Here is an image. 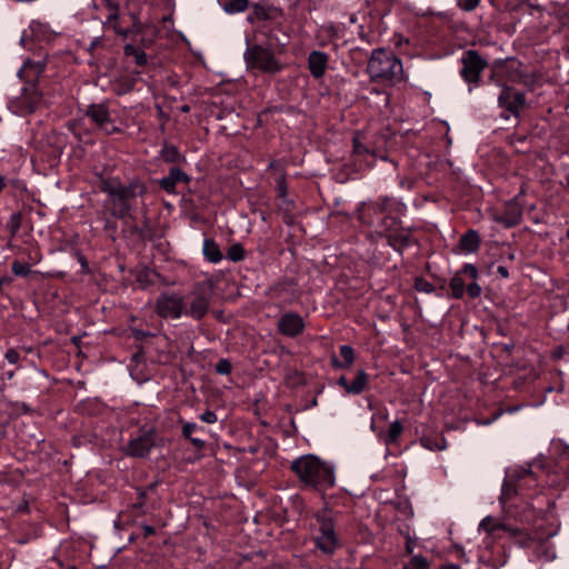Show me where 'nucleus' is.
Instances as JSON below:
<instances>
[{"label": "nucleus", "mask_w": 569, "mask_h": 569, "mask_svg": "<svg viewBox=\"0 0 569 569\" xmlns=\"http://www.w3.org/2000/svg\"><path fill=\"white\" fill-rule=\"evenodd\" d=\"M86 114L104 133L112 134L120 129L111 118L110 111L104 103H92L88 107Z\"/></svg>", "instance_id": "ddd939ff"}, {"label": "nucleus", "mask_w": 569, "mask_h": 569, "mask_svg": "<svg viewBox=\"0 0 569 569\" xmlns=\"http://www.w3.org/2000/svg\"><path fill=\"white\" fill-rule=\"evenodd\" d=\"M42 97L36 88H26L21 94L10 102L14 113L24 116L33 112L41 103Z\"/></svg>", "instance_id": "4468645a"}, {"label": "nucleus", "mask_w": 569, "mask_h": 569, "mask_svg": "<svg viewBox=\"0 0 569 569\" xmlns=\"http://www.w3.org/2000/svg\"><path fill=\"white\" fill-rule=\"evenodd\" d=\"M232 370V365L228 359H220L216 365V371L219 375H229Z\"/></svg>", "instance_id": "ea45409f"}, {"label": "nucleus", "mask_w": 569, "mask_h": 569, "mask_svg": "<svg viewBox=\"0 0 569 569\" xmlns=\"http://www.w3.org/2000/svg\"><path fill=\"white\" fill-rule=\"evenodd\" d=\"M189 177L180 168L172 167L169 170V174L161 178L159 181L160 187L168 193H173L176 186L179 182H188Z\"/></svg>", "instance_id": "412c9836"}, {"label": "nucleus", "mask_w": 569, "mask_h": 569, "mask_svg": "<svg viewBox=\"0 0 569 569\" xmlns=\"http://www.w3.org/2000/svg\"><path fill=\"white\" fill-rule=\"evenodd\" d=\"M199 429L198 425L194 422H186L182 425L181 432L182 436L187 439L192 437V433Z\"/></svg>", "instance_id": "a18cd8bd"}, {"label": "nucleus", "mask_w": 569, "mask_h": 569, "mask_svg": "<svg viewBox=\"0 0 569 569\" xmlns=\"http://www.w3.org/2000/svg\"><path fill=\"white\" fill-rule=\"evenodd\" d=\"M200 419H201V421H203L206 423H214V422H217L218 418L213 411L207 410L200 415Z\"/></svg>", "instance_id": "09e8293b"}, {"label": "nucleus", "mask_w": 569, "mask_h": 569, "mask_svg": "<svg viewBox=\"0 0 569 569\" xmlns=\"http://www.w3.org/2000/svg\"><path fill=\"white\" fill-rule=\"evenodd\" d=\"M100 189L108 194L112 202L111 214L119 219L127 218L133 210L132 201L146 193V186L139 180H132L128 184L118 178L101 179Z\"/></svg>", "instance_id": "7ed1b4c3"}, {"label": "nucleus", "mask_w": 569, "mask_h": 569, "mask_svg": "<svg viewBox=\"0 0 569 569\" xmlns=\"http://www.w3.org/2000/svg\"><path fill=\"white\" fill-rule=\"evenodd\" d=\"M329 62V56L319 50H313L308 56V69L315 79H320L325 76Z\"/></svg>", "instance_id": "6ab92c4d"}, {"label": "nucleus", "mask_w": 569, "mask_h": 569, "mask_svg": "<svg viewBox=\"0 0 569 569\" xmlns=\"http://www.w3.org/2000/svg\"><path fill=\"white\" fill-rule=\"evenodd\" d=\"M480 0H457L459 8L465 11H472L479 6Z\"/></svg>", "instance_id": "37998d69"}, {"label": "nucleus", "mask_w": 569, "mask_h": 569, "mask_svg": "<svg viewBox=\"0 0 569 569\" xmlns=\"http://www.w3.org/2000/svg\"><path fill=\"white\" fill-rule=\"evenodd\" d=\"M221 6L227 13L234 14L243 12L249 6V0H223Z\"/></svg>", "instance_id": "c756f323"}, {"label": "nucleus", "mask_w": 569, "mask_h": 569, "mask_svg": "<svg viewBox=\"0 0 569 569\" xmlns=\"http://www.w3.org/2000/svg\"><path fill=\"white\" fill-rule=\"evenodd\" d=\"M461 63L460 74L465 81L471 83L479 81L482 71L487 67V61L476 50L466 51L462 54Z\"/></svg>", "instance_id": "f8f14e48"}, {"label": "nucleus", "mask_w": 569, "mask_h": 569, "mask_svg": "<svg viewBox=\"0 0 569 569\" xmlns=\"http://www.w3.org/2000/svg\"><path fill=\"white\" fill-rule=\"evenodd\" d=\"M20 223H21V214L19 212L12 213L10 217V220L8 222V228L10 229L12 234H14L19 230Z\"/></svg>", "instance_id": "a19ab883"}, {"label": "nucleus", "mask_w": 569, "mask_h": 569, "mask_svg": "<svg viewBox=\"0 0 569 569\" xmlns=\"http://www.w3.org/2000/svg\"><path fill=\"white\" fill-rule=\"evenodd\" d=\"M202 252L204 258L211 263H219L223 259V254L218 243L209 238L203 240Z\"/></svg>", "instance_id": "393cba45"}, {"label": "nucleus", "mask_w": 569, "mask_h": 569, "mask_svg": "<svg viewBox=\"0 0 569 569\" xmlns=\"http://www.w3.org/2000/svg\"><path fill=\"white\" fill-rule=\"evenodd\" d=\"M142 532H143L144 537H149V536L154 535L156 530H154L153 527H151L149 525H143L142 526Z\"/></svg>", "instance_id": "5fc2aeb1"}, {"label": "nucleus", "mask_w": 569, "mask_h": 569, "mask_svg": "<svg viewBox=\"0 0 569 569\" xmlns=\"http://www.w3.org/2000/svg\"><path fill=\"white\" fill-rule=\"evenodd\" d=\"M403 569H430V563L427 558L422 556H412Z\"/></svg>", "instance_id": "f704fd0d"}, {"label": "nucleus", "mask_w": 569, "mask_h": 569, "mask_svg": "<svg viewBox=\"0 0 569 569\" xmlns=\"http://www.w3.org/2000/svg\"><path fill=\"white\" fill-rule=\"evenodd\" d=\"M403 431V427L399 420L391 422L387 433L383 436V441L387 446L396 443Z\"/></svg>", "instance_id": "c85d7f7f"}, {"label": "nucleus", "mask_w": 569, "mask_h": 569, "mask_svg": "<svg viewBox=\"0 0 569 569\" xmlns=\"http://www.w3.org/2000/svg\"><path fill=\"white\" fill-rule=\"evenodd\" d=\"M188 110H189L188 106L182 107V111H188Z\"/></svg>", "instance_id": "680f3d73"}, {"label": "nucleus", "mask_w": 569, "mask_h": 569, "mask_svg": "<svg viewBox=\"0 0 569 569\" xmlns=\"http://www.w3.org/2000/svg\"><path fill=\"white\" fill-rule=\"evenodd\" d=\"M415 288L419 292L431 293L435 290V286L423 278H417Z\"/></svg>", "instance_id": "58836bf2"}, {"label": "nucleus", "mask_w": 569, "mask_h": 569, "mask_svg": "<svg viewBox=\"0 0 569 569\" xmlns=\"http://www.w3.org/2000/svg\"><path fill=\"white\" fill-rule=\"evenodd\" d=\"M498 87L501 88V91L498 96L499 107L512 116L519 117L520 111L526 107L527 103L526 94L523 92L516 91L513 88L505 83L499 82Z\"/></svg>", "instance_id": "9b49d317"}, {"label": "nucleus", "mask_w": 569, "mask_h": 569, "mask_svg": "<svg viewBox=\"0 0 569 569\" xmlns=\"http://www.w3.org/2000/svg\"><path fill=\"white\" fill-rule=\"evenodd\" d=\"M4 358L9 363L16 365L20 360V353L16 349L11 348L7 350Z\"/></svg>", "instance_id": "de8ad7c7"}, {"label": "nucleus", "mask_w": 569, "mask_h": 569, "mask_svg": "<svg viewBox=\"0 0 569 569\" xmlns=\"http://www.w3.org/2000/svg\"><path fill=\"white\" fill-rule=\"evenodd\" d=\"M282 11L267 1L252 4V13L249 16L250 21L254 20H279Z\"/></svg>", "instance_id": "a211bd4d"}, {"label": "nucleus", "mask_w": 569, "mask_h": 569, "mask_svg": "<svg viewBox=\"0 0 569 569\" xmlns=\"http://www.w3.org/2000/svg\"><path fill=\"white\" fill-rule=\"evenodd\" d=\"M337 383L345 389V391H348L349 381L345 376H340Z\"/></svg>", "instance_id": "6e6d98bb"}, {"label": "nucleus", "mask_w": 569, "mask_h": 569, "mask_svg": "<svg viewBox=\"0 0 569 569\" xmlns=\"http://www.w3.org/2000/svg\"><path fill=\"white\" fill-rule=\"evenodd\" d=\"M136 84V79L132 77H127L123 79H119L113 87V90L117 94H126L130 92Z\"/></svg>", "instance_id": "2f4dec72"}, {"label": "nucleus", "mask_w": 569, "mask_h": 569, "mask_svg": "<svg viewBox=\"0 0 569 569\" xmlns=\"http://www.w3.org/2000/svg\"><path fill=\"white\" fill-rule=\"evenodd\" d=\"M420 443L423 448L432 451L443 450L447 447L445 438L423 437L421 438Z\"/></svg>", "instance_id": "7c9ffc66"}, {"label": "nucleus", "mask_w": 569, "mask_h": 569, "mask_svg": "<svg viewBox=\"0 0 569 569\" xmlns=\"http://www.w3.org/2000/svg\"><path fill=\"white\" fill-rule=\"evenodd\" d=\"M124 52L128 56H134V60L138 66H143L144 63H147V54L141 50H137L133 46H126Z\"/></svg>", "instance_id": "c9c22d12"}, {"label": "nucleus", "mask_w": 569, "mask_h": 569, "mask_svg": "<svg viewBox=\"0 0 569 569\" xmlns=\"http://www.w3.org/2000/svg\"><path fill=\"white\" fill-rule=\"evenodd\" d=\"M369 376L365 370L359 369L355 379L349 382L348 391L349 395H360L367 387Z\"/></svg>", "instance_id": "a878e982"}, {"label": "nucleus", "mask_w": 569, "mask_h": 569, "mask_svg": "<svg viewBox=\"0 0 569 569\" xmlns=\"http://www.w3.org/2000/svg\"><path fill=\"white\" fill-rule=\"evenodd\" d=\"M466 290L471 298H477L481 295V287L476 282V280L468 283Z\"/></svg>", "instance_id": "49530a36"}, {"label": "nucleus", "mask_w": 569, "mask_h": 569, "mask_svg": "<svg viewBox=\"0 0 569 569\" xmlns=\"http://www.w3.org/2000/svg\"><path fill=\"white\" fill-rule=\"evenodd\" d=\"M11 270L19 277H28L32 272L29 263H23L18 260L13 261Z\"/></svg>", "instance_id": "e433bc0d"}, {"label": "nucleus", "mask_w": 569, "mask_h": 569, "mask_svg": "<svg viewBox=\"0 0 569 569\" xmlns=\"http://www.w3.org/2000/svg\"><path fill=\"white\" fill-rule=\"evenodd\" d=\"M353 156L357 161L372 166L376 159L388 160L386 154L387 137L385 134H369L357 132L352 138Z\"/></svg>", "instance_id": "423d86ee"}, {"label": "nucleus", "mask_w": 569, "mask_h": 569, "mask_svg": "<svg viewBox=\"0 0 569 569\" xmlns=\"http://www.w3.org/2000/svg\"><path fill=\"white\" fill-rule=\"evenodd\" d=\"M490 80L498 83H521L528 86L532 82L531 77L523 71V66L516 59L498 61L493 64Z\"/></svg>", "instance_id": "6e6552de"}, {"label": "nucleus", "mask_w": 569, "mask_h": 569, "mask_svg": "<svg viewBox=\"0 0 569 569\" xmlns=\"http://www.w3.org/2000/svg\"><path fill=\"white\" fill-rule=\"evenodd\" d=\"M537 485V476L531 465L509 468L502 483L500 500L506 502L525 489L533 488Z\"/></svg>", "instance_id": "0eeeda50"}, {"label": "nucleus", "mask_w": 569, "mask_h": 569, "mask_svg": "<svg viewBox=\"0 0 569 569\" xmlns=\"http://www.w3.org/2000/svg\"><path fill=\"white\" fill-rule=\"evenodd\" d=\"M415 546L416 541L408 537L406 541V552L411 555L413 552Z\"/></svg>", "instance_id": "603ef678"}, {"label": "nucleus", "mask_w": 569, "mask_h": 569, "mask_svg": "<svg viewBox=\"0 0 569 569\" xmlns=\"http://www.w3.org/2000/svg\"><path fill=\"white\" fill-rule=\"evenodd\" d=\"M405 210L403 202L383 196L375 201L361 202L357 209V217L363 224L376 227L379 232H386L398 227V216Z\"/></svg>", "instance_id": "f03ea898"}, {"label": "nucleus", "mask_w": 569, "mask_h": 569, "mask_svg": "<svg viewBox=\"0 0 569 569\" xmlns=\"http://www.w3.org/2000/svg\"><path fill=\"white\" fill-rule=\"evenodd\" d=\"M319 533L316 536V546L326 555H331L338 547V537L335 530L333 520L328 512L317 515Z\"/></svg>", "instance_id": "9d476101"}, {"label": "nucleus", "mask_w": 569, "mask_h": 569, "mask_svg": "<svg viewBox=\"0 0 569 569\" xmlns=\"http://www.w3.org/2000/svg\"><path fill=\"white\" fill-rule=\"evenodd\" d=\"M441 569H461V568L457 565L450 563V565L442 566Z\"/></svg>", "instance_id": "13d9d810"}, {"label": "nucleus", "mask_w": 569, "mask_h": 569, "mask_svg": "<svg viewBox=\"0 0 569 569\" xmlns=\"http://www.w3.org/2000/svg\"><path fill=\"white\" fill-rule=\"evenodd\" d=\"M243 58L248 69H258L267 73H277L282 70V64L276 59L273 53L258 44L248 47Z\"/></svg>", "instance_id": "1a4fd4ad"}, {"label": "nucleus", "mask_w": 569, "mask_h": 569, "mask_svg": "<svg viewBox=\"0 0 569 569\" xmlns=\"http://www.w3.org/2000/svg\"><path fill=\"white\" fill-rule=\"evenodd\" d=\"M189 440L199 450L202 449L206 445L204 440H202L200 438L190 437Z\"/></svg>", "instance_id": "3c124183"}, {"label": "nucleus", "mask_w": 569, "mask_h": 569, "mask_svg": "<svg viewBox=\"0 0 569 569\" xmlns=\"http://www.w3.org/2000/svg\"><path fill=\"white\" fill-rule=\"evenodd\" d=\"M501 526L502 522L491 516H487L480 521L479 529L488 533H493L496 530H501Z\"/></svg>", "instance_id": "473e14b6"}, {"label": "nucleus", "mask_w": 569, "mask_h": 569, "mask_svg": "<svg viewBox=\"0 0 569 569\" xmlns=\"http://www.w3.org/2000/svg\"><path fill=\"white\" fill-rule=\"evenodd\" d=\"M522 210L516 202H508L502 213H493V221L501 223L505 228H511L520 223Z\"/></svg>", "instance_id": "f3484780"}, {"label": "nucleus", "mask_w": 569, "mask_h": 569, "mask_svg": "<svg viewBox=\"0 0 569 569\" xmlns=\"http://www.w3.org/2000/svg\"><path fill=\"white\" fill-rule=\"evenodd\" d=\"M459 272H460L461 276L462 274L468 276L471 280H476L477 277H478V270L471 263L465 264L463 268Z\"/></svg>", "instance_id": "c03bdc74"}, {"label": "nucleus", "mask_w": 569, "mask_h": 569, "mask_svg": "<svg viewBox=\"0 0 569 569\" xmlns=\"http://www.w3.org/2000/svg\"><path fill=\"white\" fill-rule=\"evenodd\" d=\"M212 296L213 286L209 281L196 283L187 296L162 292L156 300L154 312L164 319L177 320L186 316L201 320L209 311Z\"/></svg>", "instance_id": "f257e3e1"}, {"label": "nucleus", "mask_w": 569, "mask_h": 569, "mask_svg": "<svg viewBox=\"0 0 569 569\" xmlns=\"http://www.w3.org/2000/svg\"><path fill=\"white\" fill-rule=\"evenodd\" d=\"M278 194L279 197H286L287 194V187L283 180L279 181L278 183Z\"/></svg>", "instance_id": "864d4df0"}, {"label": "nucleus", "mask_w": 569, "mask_h": 569, "mask_svg": "<svg viewBox=\"0 0 569 569\" xmlns=\"http://www.w3.org/2000/svg\"><path fill=\"white\" fill-rule=\"evenodd\" d=\"M501 530L506 531L513 539H516L522 531V529L515 528L506 523H502Z\"/></svg>", "instance_id": "8fccbe9b"}, {"label": "nucleus", "mask_w": 569, "mask_h": 569, "mask_svg": "<svg viewBox=\"0 0 569 569\" xmlns=\"http://www.w3.org/2000/svg\"><path fill=\"white\" fill-rule=\"evenodd\" d=\"M69 569H78L77 567H70Z\"/></svg>", "instance_id": "69168bd1"}, {"label": "nucleus", "mask_w": 569, "mask_h": 569, "mask_svg": "<svg viewBox=\"0 0 569 569\" xmlns=\"http://www.w3.org/2000/svg\"><path fill=\"white\" fill-rule=\"evenodd\" d=\"M369 77L380 82H399L402 79L403 68L400 59L386 49H375L368 62Z\"/></svg>", "instance_id": "39448f33"}, {"label": "nucleus", "mask_w": 569, "mask_h": 569, "mask_svg": "<svg viewBox=\"0 0 569 569\" xmlns=\"http://www.w3.org/2000/svg\"><path fill=\"white\" fill-rule=\"evenodd\" d=\"M4 187H6L4 178L0 174V192L3 190Z\"/></svg>", "instance_id": "052dcab7"}, {"label": "nucleus", "mask_w": 569, "mask_h": 569, "mask_svg": "<svg viewBox=\"0 0 569 569\" xmlns=\"http://www.w3.org/2000/svg\"><path fill=\"white\" fill-rule=\"evenodd\" d=\"M567 181H568V184H569V176H568V178H567Z\"/></svg>", "instance_id": "338daca9"}, {"label": "nucleus", "mask_w": 569, "mask_h": 569, "mask_svg": "<svg viewBox=\"0 0 569 569\" xmlns=\"http://www.w3.org/2000/svg\"><path fill=\"white\" fill-rule=\"evenodd\" d=\"M244 258V249L241 243H233L229 247L227 251V259L232 262H238L243 260Z\"/></svg>", "instance_id": "72a5a7b5"}, {"label": "nucleus", "mask_w": 569, "mask_h": 569, "mask_svg": "<svg viewBox=\"0 0 569 569\" xmlns=\"http://www.w3.org/2000/svg\"><path fill=\"white\" fill-rule=\"evenodd\" d=\"M291 469L306 486L317 490H327L336 483L333 467L315 455L297 458Z\"/></svg>", "instance_id": "20e7f679"}, {"label": "nucleus", "mask_w": 569, "mask_h": 569, "mask_svg": "<svg viewBox=\"0 0 569 569\" xmlns=\"http://www.w3.org/2000/svg\"><path fill=\"white\" fill-rule=\"evenodd\" d=\"M154 445L156 433L153 431H147L131 439L127 446L126 452L128 456L142 458L149 455Z\"/></svg>", "instance_id": "2eb2a0df"}, {"label": "nucleus", "mask_w": 569, "mask_h": 569, "mask_svg": "<svg viewBox=\"0 0 569 569\" xmlns=\"http://www.w3.org/2000/svg\"><path fill=\"white\" fill-rule=\"evenodd\" d=\"M568 458H569V452L567 453Z\"/></svg>", "instance_id": "774afa93"}, {"label": "nucleus", "mask_w": 569, "mask_h": 569, "mask_svg": "<svg viewBox=\"0 0 569 569\" xmlns=\"http://www.w3.org/2000/svg\"><path fill=\"white\" fill-rule=\"evenodd\" d=\"M340 356L341 360L338 359L335 355L331 356V365L337 369H346L349 368L355 361V350L352 347L348 345H343L340 347Z\"/></svg>", "instance_id": "b1692460"}, {"label": "nucleus", "mask_w": 569, "mask_h": 569, "mask_svg": "<svg viewBox=\"0 0 569 569\" xmlns=\"http://www.w3.org/2000/svg\"><path fill=\"white\" fill-rule=\"evenodd\" d=\"M388 243L397 251L401 252L403 249L413 244V239L409 231L397 230V227L385 232Z\"/></svg>", "instance_id": "aec40b11"}, {"label": "nucleus", "mask_w": 569, "mask_h": 569, "mask_svg": "<svg viewBox=\"0 0 569 569\" xmlns=\"http://www.w3.org/2000/svg\"><path fill=\"white\" fill-rule=\"evenodd\" d=\"M451 295L456 299H460L463 297L465 291L467 289V283L460 272H457L450 280L449 283Z\"/></svg>", "instance_id": "cd10ccee"}, {"label": "nucleus", "mask_w": 569, "mask_h": 569, "mask_svg": "<svg viewBox=\"0 0 569 569\" xmlns=\"http://www.w3.org/2000/svg\"><path fill=\"white\" fill-rule=\"evenodd\" d=\"M480 246V237L476 230H468L459 240V248L465 253H473Z\"/></svg>", "instance_id": "5701e85b"}, {"label": "nucleus", "mask_w": 569, "mask_h": 569, "mask_svg": "<svg viewBox=\"0 0 569 569\" xmlns=\"http://www.w3.org/2000/svg\"><path fill=\"white\" fill-rule=\"evenodd\" d=\"M567 237H568V239H569V229L567 230Z\"/></svg>", "instance_id": "0e129e2a"}, {"label": "nucleus", "mask_w": 569, "mask_h": 569, "mask_svg": "<svg viewBox=\"0 0 569 569\" xmlns=\"http://www.w3.org/2000/svg\"><path fill=\"white\" fill-rule=\"evenodd\" d=\"M102 1L108 10L107 20L110 23L112 20H116L118 18V11H119L118 3L114 2L113 0H102Z\"/></svg>", "instance_id": "4c0bfd02"}, {"label": "nucleus", "mask_w": 569, "mask_h": 569, "mask_svg": "<svg viewBox=\"0 0 569 569\" xmlns=\"http://www.w3.org/2000/svg\"><path fill=\"white\" fill-rule=\"evenodd\" d=\"M44 71V63L43 62H32L30 60H27L23 66L18 71V76L20 78H24L29 82H32L37 80L40 74Z\"/></svg>", "instance_id": "4be33fe9"}, {"label": "nucleus", "mask_w": 569, "mask_h": 569, "mask_svg": "<svg viewBox=\"0 0 569 569\" xmlns=\"http://www.w3.org/2000/svg\"><path fill=\"white\" fill-rule=\"evenodd\" d=\"M497 273L500 277H502V278H508L509 277V271H508V269L505 266H499L497 268Z\"/></svg>", "instance_id": "4d7b16f0"}, {"label": "nucleus", "mask_w": 569, "mask_h": 569, "mask_svg": "<svg viewBox=\"0 0 569 569\" xmlns=\"http://www.w3.org/2000/svg\"><path fill=\"white\" fill-rule=\"evenodd\" d=\"M305 321L301 316L293 312L282 315L278 321V330L287 337H296L303 331Z\"/></svg>", "instance_id": "dca6fc26"}, {"label": "nucleus", "mask_w": 569, "mask_h": 569, "mask_svg": "<svg viewBox=\"0 0 569 569\" xmlns=\"http://www.w3.org/2000/svg\"><path fill=\"white\" fill-rule=\"evenodd\" d=\"M4 377L8 379V380H11L14 376V371L13 370H10V371H7L3 373Z\"/></svg>", "instance_id": "bf43d9fd"}, {"label": "nucleus", "mask_w": 569, "mask_h": 569, "mask_svg": "<svg viewBox=\"0 0 569 569\" xmlns=\"http://www.w3.org/2000/svg\"><path fill=\"white\" fill-rule=\"evenodd\" d=\"M160 157L168 163H179L182 160L178 148L173 144L164 143L160 150Z\"/></svg>", "instance_id": "bb28decb"}, {"label": "nucleus", "mask_w": 569, "mask_h": 569, "mask_svg": "<svg viewBox=\"0 0 569 569\" xmlns=\"http://www.w3.org/2000/svg\"><path fill=\"white\" fill-rule=\"evenodd\" d=\"M552 558H553V555L547 556V559H552Z\"/></svg>", "instance_id": "e2e57ef3"}, {"label": "nucleus", "mask_w": 569, "mask_h": 569, "mask_svg": "<svg viewBox=\"0 0 569 569\" xmlns=\"http://www.w3.org/2000/svg\"><path fill=\"white\" fill-rule=\"evenodd\" d=\"M533 541V538L527 531H521L520 535L515 539V542L520 547H529Z\"/></svg>", "instance_id": "79ce46f5"}]
</instances>
